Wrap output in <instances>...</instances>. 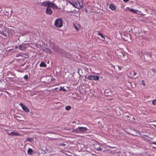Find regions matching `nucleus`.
I'll use <instances>...</instances> for the list:
<instances>
[{
	"label": "nucleus",
	"mask_w": 156,
	"mask_h": 156,
	"mask_svg": "<svg viewBox=\"0 0 156 156\" xmlns=\"http://www.w3.org/2000/svg\"><path fill=\"white\" fill-rule=\"evenodd\" d=\"M71 4L75 7L78 9L83 7V2L82 0H75Z\"/></svg>",
	"instance_id": "nucleus-1"
},
{
	"label": "nucleus",
	"mask_w": 156,
	"mask_h": 156,
	"mask_svg": "<svg viewBox=\"0 0 156 156\" xmlns=\"http://www.w3.org/2000/svg\"><path fill=\"white\" fill-rule=\"evenodd\" d=\"M55 26L57 27H61L62 26V19L61 18H59L57 19L55 22Z\"/></svg>",
	"instance_id": "nucleus-2"
},
{
	"label": "nucleus",
	"mask_w": 156,
	"mask_h": 156,
	"mask_svg": "<svg viewBox=\"0 0 156 156\" xmlns=\"http://www.w3.org/2000/svg\"><path fill=\"white\" fill-rule=\"evenodd\" d=\"M60 53L63 56L66 58H69L71 57V55L63 51L62 49L61 50Z\"/></svg>",
	"instance_id": "nucleus-3"
},
{
	"label": "nucleus",
	"mask_w": 156,
	"mask_h": 156,
	"mask_svg": "<svg viewBox=\"0 0 156 156\" xmlns=\"http://www.w3.org/2000/svg\"><path fill=\"white\" fill-rule=\"evenodd\" d=\"M20 105L21 106L23 109L26 112H30L29 109L23 103H20Z\"/></svg>",
	"instance_id": "nucleus-4"
},
{
	"label": "nucleus",
	"mask_w": 156,
	"mask_h": 156,
	"mask_svg": "<svg viewBox=\"0 0 156 156\" xmlns=\"http://www.w3.org/2000/svg\"><path fill=\"white\" fill-rule=\"evenodd\" d=\"M9 31V29H7L4 31H3L1 34H2L5 37H7L9 36L10 34Z\"/></svg>",
	"instance_id": "nucleus-5"
},
{
	"label": "nucleus",
	"mask_w": 156,
	"mask_h": 156,
	"mask_svg": "<svg viewBox=\"0 0 156 156\" xmlns=\"http://www.w3.org/2000/svg\"><path fill=\"white\" fill-rule=\"evenodd\" d=\"M80 132L82 133L86 132L87 130V129L85 127H79Z\"/></svg>",
	"instance_id": "nucleus-6"
},
{
	"label": "nucleus",
	"mask_w": 156,
	"mask_h": 156,
	"mask_svg": "<svg viewBox=\"0 0 156 156\" xmlns=\"http://www.w3.org/2000/svg\"><path fill=\"white\" fill-rule=\"evenodd\" d=\"M51 2L49 1H45L42 2L41 3V5L45 6L50 7Z\"/></svg>",
	"instance_id": "nucleus-7"
},
{
	"label": "nucleus",
	"mask_w": 156,
	"mask_h": 156,
	"mask_svg": "<svg viewBox=\"0 0 156 156\" xmlns=\"http://www.w3.org/2000/svg\"><path fill=\"white\" fill-rule=\"evenodd\" d=\"M46 12L47 14L51 15L52 13V11L50 7L48 6L46 9Z\"/></svg>",
	"instance_id": "nucleus-8"
},
{
	"label": "nucleus",
	"mask_w": 156,
	"mask_h": 156,
	"mask_svg": "<svg viewBox=\"0 0 156 156\" xmlns=\"http://www.w3.org/2000/svg\"><path fill=\"white\" fill-rule=\"evenodd\" d=\"M52 48L55 51L57 52L58 53H60L61 49H60L58 47L54 46L52 47Z\"/></svg>",
	"instance_id": "nucleus-9"
},
{
	"label": "nucleus",
	"mask_w": 156,
	"mask_h": 156,
	"mask_svg": "<svg viewBox=\"0 0 156 156\" xmlns=\"http://www.w3.org/2000/svg\"><path fill=\"white\" fill-rule=\"evenodd\" d=\"M19 49L20 50H25L27 49V47L26 46L25 44H22L19 46Z\"/></svg>",
	"instance_id": "nucleus-10"
},
{
	"label": "nucleus",
	"mask_w": 156,
	"mask_h": 156,
	"mask_svg": "<svg viewBox=\"0 0 156 156\" xmlns=\"http://www.w3.org/2000/svg\"><path fill=\"white\" fill-rule=\"evenodd\" d=\"M45 149V150H43V148H40V149L38 150V153H39V154H44L46 153V149Z\"/></svg>",
	"instance_id": "nucleus-11"
},
{
	"label": "nucleus",
	"mask_w": 156,
	"mask_h": 156,
	"mask_svg": "<svg viewBox=\"0 0 156 156\" xmlns=\"http://www.w3.org/2000/svg\"><path fill=\"white\" fill-rule=\"evenodd\" d=\"M50 7H52L54 9H57L58 8V6L56 5L55 4L51 2L50 3Z\"/></svg>",
	"instance_id": "nucleus-12"
},
{
	"label": "nucleus",
	"mask_w": 156,
	"mask_h": 156,
	"mask_svg": "<svg viewBox=\"0 0 156 156\" xmlns=\"http://www.w3.org/2000/svg\"><path fill=\"white\" fill-rule=\"evenodd\" d=\"M28 63L27 64L26 63H25L23 64L21 66V67L22 68V69H27V67H28Z\"/></svg>",
	"instance_id": "nucleus-13"
},
{
	"label": "nucleus",
	"mask_w": 156,
	"mask_h": 156,
	"mask_svg": "<svg viewBox=\"0 0 156 156\" xmlns=\"http://www.w3.org/2000/svg\"><path fill=\"white\" fill-rule=\"evenodd\" d=\"M9 134L13 136H20V133H16L14 131L11 132Z\"/></svg>",
	"instance_id": "nucleus-14"
},
{
	"label": "nucleus",
	"mask_w": 156,
	"mask_h": 156,
	"mask_svg": "<svg viewBox=\"0 0 156 156\" xmlns=\"http://www.w3.org/2000/svg\"><path fill=\"white\" fill-rule=\"evenodd\" d=\"M94 76L93 75H89L87 76V77L85 76V78L89 79L90 80H93Z\"/></svg>",
	"instance_id": "nucleus-15"
},
{
	"label": "nucleus",
	"mask_w": 156,
	"mask_h": 156,
	"mask_svg": "<svg viewBox=\"0 0 156 156\" xmlns=\"http://www.w3.org/2000/svg\"><path fill=\"white\" fill-rule=\"evenodd\" d=\"M128 35L129 37H128L126 39L124 38V39L125 41L129 42L131 41L132 37L130 35V34H129Z\"/></svg>",
	"instance_id": "nucleus-16"
},
{
	"label": "nucleus",
	"mask_w": 156,
	"mask_h": 156,
	"mask_svg": "<svg viewBox=\"0 0 156 156\" xmlns=\"http://www.w3.org/2000/svg\"><path fill=\"white\" fill-rule=\"evenodd\" d=\"M33 151L31 148H29L27 151V153L28 154L32 155L33 154Z\"/></svg>",
	"instance_id": "nucleus-17"
},
{
	"label": "nucleus",
	"mask_w": 156,
	"mask_h": 156,
	"mask_svg": "<svg viewBox=\"0 0 156 156\" xmlns=\"http://www.w3.org/2000/svg\"><path fill=\"white\" fill-rule=\"evenodd\" d=\"M19 56L23 57L25 58H28V54L27 53L23 54L22 55H20Z\"/></svg>",
	"instance_id": "nucleus-18"
},
{
	"label": "nucleus",
	"mask_w": 156,
	"mask_h": 156,
	"mask_svg": "<svg viewBox=\"0 0 156 156\" xmlns=\"http://www.w3.org/2000/svg\"><path fill=\"white\" fill-rule=\"evenodd\" d=\"M109 8L112 10L116 9L115 6L113 4H111L110 5Z\"/></svg>",
	"instance_id": "nucleus-19"
},
{
	"label": "nucleus",
	"mask_w": 156,
	"mask_h": 156,
	"mask_svg": "<svg viewBox=\"0 0 156 156\" xmlns=\"http://www.w3.org/2000/svg\"><path fill=\"white\" fill-rule=\"evenodd\" d=\"M40 66L42 67H46L47 65L44 62H41L40 64Z\"/></svg>",
	"instance_id": "nucleus-20"
},
{
	"label": "nucleus",
	"mask_w": 156,
	"mask_h": 156,
	"mask_svg": "<svg viewBox=\"0 0 156 156\" xmlns=\"http://www.w3.org/2000/svg\"><path fill=\"white\" fill-rule=\"evenodd\" d=\"M73 132H75L76 133H80V130H79V127L75 129H73Z\"/></svg>",
	"instance_id": "nucleus-21"
},
{
	"label": "nucleus",
	"mask_w": 156,
	"mask_h": 156,
	"mask_svg": "<svg viewBox=\"0 0 156 156\" xmlns=\"http://www.w3.org/2000/svg\"><path fill=\"white\" fill-rule=\"evenodd\" d=\"M133 74V71H132L130 72L129 74V76H130L129 77V78H133L134 76Z\"/></svg>",
	"instance_id": "nucleus-22"
},
{
	"label": "nucleus",
	"mask_w": 156,
	"mask_h": 156,
	"mask_svg": "<svg viewBox=\"0 0 156 156\" xmlns=\"http://www.w3.org/2000/svg\"><path fill=\"white\" fill-rule=\"evenodd\" d=\"M99 79V76H94L93 80H98Z\"/></svg>",
	"instance_id": "nucleus-23"
},
{
	"label": "nucleus",
	"mask_w": 156,
	"mask_h": 156,
	"mask_svg": "<svg viewBox=\"0 0 156 156\" xmlns=\"http://www.w3.org/2000/svg\"><path fill=\"white\" fill-rule=\"evenodd\" d=\"M48 80H49V79H50L51 81H53L55 80V79L52 77V76H50L48 77Z\"/></svg>",
	"instance_id": "nucleus-24"
},
{
	"label": "nucleus",
	"mask_w": 156,
	"mask_h": 156,
	"mask_svg": "<svg viewBox=\"0 0 156 156\" xmlns=\"http://www.w3.org/2000/svg\"><path fill=\"white\" fill-rule=\"evenodd\" d=\"M98 35H99L100 36H101V37L103 38L104 39H102V40L103 41H104V39H105V37H104V36L102 34H101V33H100V32H98Z\"/></svg>",
	"instance_id": "nucleus-25"
},
{
	"label": "nucleus",
	"mask_w": 156,
	"mask_h": 156,
	"mask_svg": "<svg viewBox=\"0 0 156 156\" xmlns=\"http://www.w3.org/2000/svg\"><path fill=\"white\" fill-rule=\"evenodd\" d=\"M45 51L50 54H51V51L47 48H46Z\"/></svg>",
	"instance_id": "nucleus-26"
},
{
	"label": "nucleus",
	"mask_w": 156,
	"mask_h": 156,
	"mask_svg": "<svg viewBox=\"0 0 156 156\" xmlns=\"http://www.w3.org/2000/svg\"><path fill=\"white\" fill-rule=\"evenodd\" d=\"M32 138H30L29 137L26 139V140L24 141V142H26L27 141L31 142L32 141Z\"/></svg>",
	"instance_id": "nucleus-27"
},
{
	"label": "nucleus",
	"mask_w": 156,
	"mask_h": 156,
	"mask_svg": "<svg viewBox=\"0 0 156 156\" xmlns=\"http://www.w3.org/2000/svg\"><path fill=\"white\" fill-rule=\"evenodd\" d=\"M71 109V106H66L65 108V109L66 110H69Z\"/></svg>",
	"instance_id": "nucleus-28"
},
{
	"label": "nucleus",
	"mask_w": 156,
	"mask_h": 156,
	"mask_svg": "<svg viewBox=\"0 0 156 156\" xmlns=\"http://www.w3.org/2000/svg\"><path fill=\"white\" fill-rule=\"evenodd\" d=\"M130 10L132 12H133L134 13H136L138 11V10H134L133 9H130Z\"/></svg>",
	"instance_id": "nucleus-29"
},
{
	"label": "nucleus",
	"mask_w": 156,
	"mask_h": 156,
	"mask_svg": "<svg viewBox=\"0 0 156 156\" xmlns=\"http://www.w3.org/2000/svg\"><path fill=\"white\" fill-rule=\"evenodd\" d=\"M152 104L154 105H156V100H153L152 101Z\"/></svg>",
	"instance_id": "nucleus-30"
},
{
	"label": "nucleus",
	"mask_w": 156,
	"mask_h": 156,
	"mask_svg": "<svg viewBox=\"0 0 156 156\" xmlns=\"http://www.w3.org/2000/svg\"><path fill=\"white\" fill-rule=\"evenodd\" d=\"M28 78V76L27 75H25L24 77V78L26 80H27Z\"/></svg>",
	"instance_id": "nucleus-31"
},
{
	"label": "nucleus",
	"mask_w": 156,
	"mask_h": 156,
	"mask_svg": "<svg viewBox=\"0 0 156 156\" xmlns=\"http://www.w3.org/2000/svg\"><path fill=\"white\" fill-rule=\"evenodd\" d=\"M151 72H152L153 73H156V70L154 69H151L150 70Z\"/></svg>",
	"instance_id": "nucleus-32"
},
{
	"label": "nucleus",
	"mask_w": 156,
	"mask_h": 156,
	"mask_svg": "<svg viewBox=\"0 0 156 156\" xmlns=\"http://www.w3.org/2000/svg\"><path fill=\"white\" fill-rule=\"evenodd\" d=\"M141 83L144 86L145 85V81L144 80H142L141 81Z\"/></svg>",
	"instance_id": "nucleus-33"
},
{
	"label": "nucleus",
	"mask_w": 156,
	"mask_h": 156,
	"mask_svg": "<svg viewBox=\"0 0 156 156\" xmlns=\"http://www.w3.org/2000/svg\"><path fill=\"white\" fill-rule=\"evenodd\" d=\"M97 149L98 151H101L102 150V149L100 147H97Z\"/></svg>",
	"instance_id": "nucleus-34"
},
{
	"label": "nucleus",
	"mask_w": 156,
	"mask_h": 156,
	"mask_svg": "<svg viewBox=\"0 0 156 156\" xmlns=\"http://www.w3.org/2000/svg\"><path fill=\"white\" fill-rule=\"evenodd\" d=\"M144 55H145V56H147L146 54L144 55H143V56H144V58H143V57H142V58L144 59L145 61H146V60H147V58H146L145 57Z\"/></svg>",
	"instance_id": "nucleus-35"
},
{
	"label": "nucleus",
	"mask_w": 156,
	"mask_h": 156,
	"mask_svg": "<svg viewBox=\"0 0 156 156\" xmlns=\"http://www.w3.org/2000/svg\"><path fill=\"white\" fill-rule=\"evenodd\" d=\"M66 145V144L64 143H62L61 144H60L59 145L61 146H65Z\"/></svg>",
	"instance_id": "nucleus-36"
},
{
	"label": "nucleus",
	"mask_w": 156,
	"mask_h": 156,
	"mask_svg": "<svg viewBox=\"0 0 156 156\" xmlns=\"http://www.w3.org/2000/svg\"><path fill=\"white\" fill-rule=\"evenodd\" d=\"M20 117L19 116H17L16 117V119L18 120H20Z\"/></svg>",
	"instance_id": "nucleus-37"
},
{
	"label": "nucleus",
	"mask_w": 156,
	"mask_h": 156,
	"mask_svg": "<svg viewBox=\"0 0 156 156\" xmlns=\"http://www.w3.org/2000/svg\"><path fill=\"white\" fill-rule=\"evenodd\" d=\"M133 71V76H135V75H136V73L135 72V71Z\"/></svg>",
	"instance_id": "nucleus-38"
},
{
	"label": "nucleus",
	"mask_w": 156,
	"mask_h": 156,
	"mask_svg": "<svg viewBox=\"0 0 156 156\" xmlns=\"http://www.w3.org/2000/svg\"><path fill=\"white\" fill-rule=\"evenodd\" d=\"M125 2H127L129 1V0H123Z\"/></svg>",
	"instance_id": "nucleus-39"
},
{
	"label": "nucleus",
	"mask_w": 156,
	"mask_h": 156,
	"mask_svg": "<svg viewBox=\"0 0 156 156\" xmlns=\"http://www.w3.org/2000/svg\"><path fill=\"white\" fill-rule=\"evenodd\" d=\"M118 68H119V70H121V69L122 68V67L121 66H118Z\"/></svg>",
	"instance_id": "nucleus-40"
},
{
	"label": "nucleus",
	"mask_w": 156,
	"mask_h": 156,
	"mask_svg": "<svg viewBox=\"0 0 156 156\" xmlns=\"http://www.w3.org/2000/svg\"><path fill=\"white\" fill-rule=\"evenodd\" d=\"M75 25V28H76V30H77V27L75 25Z\"/></svg>",
	"instance_id": "nucleus-41"
},
{
	"label": "nucleus",
	"mask_w": 156,
	"mask_h": 156,
	"mask_svg": "<svg viewBox=\"0 0 156 156\" xmlns=\"http://www.w3.org/2000/svg\"><path fill=\"white\" fill-rule=\"evenodd\" d=\"M57 88H55V89H53L52 90L53 91L54 90H57Z\"/></svg>",
	"instance_id": "nucleus-42"
},
{
	"label": "nucleus",
	"mask_w": 156,
	"mask_h": 156,
	"mask_svg": "<svg viewBox=\"0 0 156 156\" xmlns=\"http://www.w3.org/2000/svg\"><path fill=\"white\" fill-rule=\"evenodd\" d=\"M136 34H137V33H136V34H135V35H136V36H138V37H139V36H138V34H137L138 35H136Z\"/></svg>",
	"instance_id": "nucleus-43"
},
{
	"label": "nucleus",
	"mask_w": 156,
	"mask_h": 156,
	"mask_svg": "<svg viewBox=\"0 0 156 156\" xmlns=\"http://www.w3.org/2000/svg\"><path fill=\"white\" fill-rule=\"evenodd\" d=\"M153 144L156 145V142H154Z\"/></svg>",
	"instance_id": "nucleus-44"
},
{
	"label": "nucleus",
	"mask_w": 156,
	"mask_h": 156,
	"mask_svg": "<svg viewBox=\"0 0 156 156\" xmlns=\"http://www.w3.org/2000/svg\"><path fill=\"white\" fill-rule=\"evenodd\" d=\"M153 125L156 127V125Z\"/></svg>",
	"instance_id": "nucleus-45"
},
{
	"label": "nucleus",
	"mask_w": 156,
	"mask_h": 156,
	"mask_svg": "<svg viewBox=\"0 0 156 156\" xmlns=\"http://www.w3.org/2000/svg\"><path fill=\"white\" fill-rule=\"evenodd\" d=\"M18 48V47L17 46H16V47H15V48Z\"/></svg>",
	"instance_id": "nucleus-46"
},
{
	"label": "nucleus",
	"mask_w": 156,
	"mask_h": 156,
	"mask_svg": "<svg viewBox=\"0 0 156 156\" xmlns=\"http://www.w3.org/2000/svg\"><path fill=\"white\" fill-rule=\"evenodd\" d=\"M85 80V81H86V80Z\"/></svg>",
	"instance_id": "nucleus-47"
}]
</instances>
